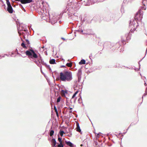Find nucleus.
<instances>
[{
    "label": "nucleus",
    "mask_w": 147,
    "mask_h": 147,
    "mask_svg": "<svg viewBox=\"0 0 147 147\" xmlns=\"http://www.w3.org/2000/svg\"><path fill=\"white\" fill-rule=\"evenodd\" d=\"M53 73H55L56 74H57L58 75V73H57L56 71H54Z\"/></svg>",
    "instance_id": "de8ad7c7"
},
{
    "label": "nucleus",
    "mask_w": 147,
    "mask_h": 147,
    "mask_svg": "<svg viewBox=\"0 0 147 147\" xmlns=\"http://www.w3.org/2000/svg\"><path fill=\"white\" fill-rule=\"evenodd\" d=\"M142 59H141V60L139 61L138 62V63L139 64V70L140 68V61H142Z\"/></svg>",
    "instance_id": "4c0bfd02"
},
{
    "label": "nucleus",
    "mask_w": 147,
    "mask_h": 147,
    "mask_svg": "<svg viewBox=\"0 0 147 147\" xmlns=\"http://www.w3.org/2000/svg\"><path fill=\"white\" fill-rule=\"evenodd\" d=\"M36 60L37 61V62L38 63H39L40 61V60H42L43 59L42 58V57L39 54V56L38 57V58L36 59Z\"/></svg>",
    "instance_id": "f3484780"
},
{
    "label": "nucleus",
    "mask_w": 147,
    "mask_h": 147,
    "mask_svg": "<svg viewBox=\"0 0 147 147\" xmlns=\"http://www.w3.org/2000/svg\"><path fill=\"white\" fill-rule=\"evenodd\" d=\"M59 23H61V21H59Z\"/></svg>",
    "instance_id": "69168bd1"
},
{
    "label": "nucleus",
    "mask_w": 147,
    "mask_h": 147,
    "mask_svg": "<svg viewBox=\"0 0 147 147\" xmlns=\"http://www.w3.org/2000/svg\"><path fill=\"white\" fill-rule=\"evenodd\" d=\"M125 36L127 40H129L131 38V36L129 32V33L126 34L125 35Z\"/></svg>",
    "instance_id": "f8f14e48"
},
{
    "label": "nucleus",
    "mask_w": 147,
    "mask_h": 147,
    "mask_svg": "<svg viewBox=\"0 0 147 147\" xmlns=\"http://www.w3.org/2000/svg\"><path fill=\"white\" fill-rule=\"evenodd\" d=\"M44 53L46 55H47V51H45Z\"/></svg>",
    "instance_id": "49530a36"
},
{
    "label": "nucleus",
    "mask_w": 147,
    "mask_h": 147,
    "mask_svg": "<svg viewBox=\"0 0 147 147\" xmlns=\"http://www.w3.org/2000/svg\"><path fill=\"white\" fill-rule=\"evenodd\" d=\"M76 124L77 126V127L76 128V131L79 132H80L81 134H82V133L81 132V129H80V128L79 126V123L78 122H77L76 123Z\"/></svg>",
    "instance_id": "1a4fd4ad"
},
{
    "label": "nucleus",
    "mask_w": 147,
    "mask_h": 147,
    "mask_svg": "<svg viewBox=\"0 0 147 147\" xmlns=\"http://www.w3.org/2000/svg\"><path fill=\"white\" fill-rule=\"evenodd\" d=\"M121 41H122V42L123 43V44L124 45V42L125 41V40L124 39H123L122 38L121 39Z\"/></svg>",
    "instance_id": "ea45409f"
},
{
    "label": "nucleus",
    "mask_w": 147,
    "mask_h": 147,
    "mask_svg": "<svg viewBox=\"0 0 147 147\" xmlns=\"http://www.w3.org/2000/svg\"><path fill=\"white\" fill-rule=\"evenodd\" d=\"M25 40H26V42L27 44H30V42H29V40H28V39H25Z\"/></svg>",
    "instance_id": "c9c22d12"
},
{
    "label": "nucleus",
    "mask_w": 147,
    "mask_h": 147,
    "mask_svg": "<svg viewBox=\"0 0 147 147\" xmlns=\"http://www.w3.org/2000/svg\"><path fill=\"white\" fill-rule=\"evenodd\" d=\"M145 92L147 93V87H146V89L145 90Z\"/></svg>",
    "instance_id": "5fc2aeb1"
},
{
    "label": "nucleus",
    "mask_w": 147,
    "mask_h": 147,
    "mask_svg": "<svg viewBox=\"0 0 147 147\" xmlns=\"http://www.w3.org/2000/svg\"><path fill=\"white\" fill-rule=\"evenodd\" d=\"M46 67L49 69V71L50 72H52V69L49 65H48Z\"/></svg>",
    "instance_id": "a878e982"
},
{
    "label": "nucleus",
    "mask_w": 147,
    "mask_h": 147,
    "mask_svg": "<svg viewBox=\"0 0 147 147\" xmlns=\"http://www.w3.org/2000/svg\"><path fill=\"white\" fill-rule=\"evenodd\" d=\"M144 9L146 10V7H145L144 6L141 7L136 13L134 20L138 22H140L142 20L143 18V11L142 10Z\"/></svg>",
    "instance_id": "20e7f679"
},
{
    "label": "nucleus",
    "mask_w": 147,
    "mask_h": 147,
    "mask_svg": "<svg viewBox=\"0 0 147 147\" xmlns=\"http://www.w3.org/2000/svg\"><path fill=\"white\" fill-rule=\"evenodd\" d=\"M22 36H20V38L21 39L22 41V42L21 44V45L23 48L25 49H27V47L26 46V45L24 41L22 39Z\"/></svg>",
    "instance_id": "9d476101"
},
{
    "label": "nucleus",
    "mask_w": 147,
    "mask_h": 147,
    "mask_svg": "<svg viewBox=\"0 0 147 147\" xmlns=\"http://www.w3.org/2000/svg\"><path fill=\"white\" fill-rule=\"evenodd\" d=\"M66 12V10H64V12Z\"/></svg>",
    "instance_id": "774afa93"
},
{
    "label": "nucleus",
    "mask_w": 147,
    "mask_h": 147,
    "mask_svg": "<svg viewBox=\"0 0 147 147\" xmlns=\"http://www.w3.org/2000/svg\"><path fill=\"white\" fill-rule=\"evenodd\" d=\"M69 113H72V110H70V111H69Z\"/></svg>",
    "instance_id": "8fccbe9b"
},
{
    "label": "nucleus",
    "mask_w": 147,
    "mask_h": 147,
    "mask_svg": "<svg viewBox=\"0 0 147 147\" xmlns=\"http://www.w3.org/2000/svg\"><path fill=\"white\" fill-rule=\"evenodd\" d=\"M25 53L31 60L33 61L38 66L40 67L41 73L45 77V74L42 71V66L40 64V62L39 61V63H38L36 59V58H38V55L32 49H29L26 51Z\"/></svg>",
    "instance_id": "f257e3e1"
},
{
    "label": "nucleus",
    "mask_w": 147,
    "mask_h": 147,
    "mask_svg": "<svg viewBox=\"0 0 147 147\" xmlns=\"http://www.w3.org/2000/svg\"><path fill=\"white\" fill-rule=\"evenodd\" d=\"M61 96H59L57 99V103L59 102L61 100Z\"/></svg>",
    "instance_id": "7c9ffc66"
},
{
    "label": "nucleus",
    "mask_w": 147,
    "mask_h": 147,
    "mask_svg": "<svg viewBox=\"0 0 147 147\" xmlns=\"http://www.w3.org/2000/svg\"><path fill=\"white\" fill-rule=\"evenodd\" d=\"M101 1H101L100 0H97L96 1H93V3H96L97 2H101Z\"/></svg>",
    "instance_id": "473e14b6"
},
{
    "label": "nucleus",
    "mask_w": 147,
    "mask_h": 147,
    "mask_svg": "<svg viewBox=\"0 0 147 147\" xmlns=\"http://www.w3.org/2000/svg\"><path fill=\"white\" fill-rule=\"evenodd\" d=\"M92 20L100 22L101 20L100 17L98 16H95L93 17Z\"/></svg>",
    "instance_id": "6e6552de"
},
{
    "label": "nucleus",
    "mask_w": 147,
    "mask_h": 147,
    "mask_svg": "<svg viewBox=\"0 0 147 147\" xmlns=\"http://www.w3.org/2000/svg\"><path fill=\"white\" fill-rule=\"evenodd\" d=\"M40 63L42 65H45V67H46L48 65L46 63L44 62L43 59L40 61Z\"/></svg>",
    "instance_id": "4be33fe9"
},
{
    "label": "nucleus",
    "mask_w": 147,
    "mask_h": 147,
    "mask_svg": "<svg viewBox=\"0 0 147 147\" xmlns=\"http://www.w3.org/2000/svg\"><path fill=\"white\" fill-rule=\"evenodd\" d=\"M61 38V39H62V40H65V38H64L62 37Z\"/></svg>",
    "instance_id": "603ef678"
},
{
    "label": "nucleus",
    "mask_w": 147,
    "mask_h": 147,
    "mask_svg": "<svg viewBox=\"0 0 147 147\" xmlns=\"http://www.w3.org/2000/svg\"><path fill=\"white\" fill-rule=\"evenodd\" d=\"M83 146V145L82 144H81L80 145V146H81V147H82V146Z\"/></svg>",
    "instance_id": "680f3d73"
},
{
    "label": "nucleus",
    "mask_w": 147,
    "mask_h": 147,
    "mask_svg": "<svg viewBox=\"0 0 147 147\" xmlns=\"http://www.w3.org/2000/svg\"><path fill=\"white\" fill-rule=\"evenodd\" d=\"M61 59L63 61H65V60L63 58H62Z\"/></svg>",
    "instance_id": "052dcab7"
},
{
    "label": "nucleus",
    "mask_w": 147,
    "mask_h": 147,
    "mask_svg": "<svg viewBox=\"0 0 147 147\" xmlns=\"http://www.w3.org/2000/svg\"><path fill=\"white\" fill-rule=\"evenodd\" d=\"M111 18H108L106 20L105 19V20H106L107 21H109L111 20Z\"/></svg>",
    "instance_id": "a19ab883"
},
{
    "label": "nucleus",
    "mask_w": 147,
    "mask_h": 147,
    "mask_svg": "<svg viewBox=\"0 0 147 147\" xmlns=\"http://www.w3.org/2000/svg\"><path fill=\"white\" fill-rule=\"evenodd\" d=\"M98 45L101 46L102 45H103V44H102L101 42H98Z\"/></svg>",
    "instance_id": "58836bf2"
},
{
    "label": "nucleus",
    "mask_w": 147,
    "mask_h": 147,
    "mask_svg": "<svg viewBox=\"0 0 147 147\" xmlns=\"http://www.w3.org/2000/svg\"><path fill=\"white\" fill-rule=\"evenodd\" d=\"M60 78L61 80L63 82H69L72 79V73L71 71H64L61 72L59 73Z\"/></svg>",
    "instance_id": "7ed1b4c3"
},
{
    "label": "nucleus",
    "mask_w": 147,
    "mask_h": 147,
    "mask_svg": "<svg viewBox=\"0 0 147 147\" xmlns=\"http://www.w3.org/2000/svg\"><path fill=\"white\" fill-rule=\"evenodd\" d=\"M64 94H67V90H65L64 92H63Z\"/></svg>",
    "instance_id": "a18cd8bd"
},
{
    "label": "nucleus",
    "mask_w": 147,
    "mask_h": 147,
    "mask_svg": "<svg viewBox=\"0 0 147 147\" xmlns=\"http://www.w3.org/2000/svg\"><path fill=\"white\" fill-rule=\"evenodd\" d=\"M129 69H134V68L133 67H131V68H129Z\"/></svg>",
    "instance_id": "13d9d810"
},
{
    "label": "nucleus",
    "mask_w": 147,
    "mask_h": 147,
    "mask_svg": "<svg viewBox=\"0 0 147 147\" xmlns=\"http://www.w3.org/2000/svg\"><path fill=\"white\" fill-rule=\"evenodd\" d=\"M69 134L70 135L69 136V137H71V135H72V132H71V131L70 130V129H69Z\"/></svg>",
    "instance_id": "f704fd0d"
},
{
    "label": "nucleus",
    "mask_w": 147,
    "mask_h": 147,
    "mask_svg": "<svg viewBox=\"0 0 147 147\" xmlns=\"http://www.w3.org/2000/svg\"><path fill=\"white\" fill-rule=\"evenodd\" d=\"M101 134H102L100 132L97 134V135H96V138H98L100 136H101Z\"/></svg>",
    "instance_id": "2f4dec72"
},
{
    "label": "nucleus",
    "mask_w": 147,
    "mask_h": 147,
    "mask_svg": "<svg viewBox=\"0 0 147 147\" xmlns=\"http://www.w3.org/2000/svg\"><path fill=\"white\" fill-rule=\"evenodd\" d=\"M54 132L53 130L51 129L49 130V135L50 136H52L53 135Z\"/></svg>",
    "instance_id": "aec40b11"
},
{
    "label": "nucleus",
    "mask_w": 147,
    "mask_h": 147,
    "mask_svg": "<svg viewBox=\"0 0 147 147\" xmlns=\"http://www.w3.org/2000/svg\"><path fill=\"white\" fill-rule=\"evenodd\" d=\"M144 82H145V83H144V85H146V82H145V81H144Z\"/></svg>",
    "instance_id": "e2e57ef3"
},
{
    "label": "nucleus",
    "mask_w": 147,
    "mask_h": 147,
    "mask_svg": "<svg viewBox=\"0 0 147 147\" xmlns=\"http://www.w3.org/2000/svg\"><path fill=\"white\" fill-rule=\"evenodd\" d=\"M110 16L111 17H112V18H113V16H115V15L114 14H111L110 15Z\"/></svg>",
    "instance_id": "79ce46f5"
},
{
    "label": "nucleus",
    "mask_w": 147,
    "mask_h": 147,
    "mask_svg": "<svg viewBox=\"0 0 147 147\" xmlns=\"http://www.w3.org/2000/svg\"><path fill=\"white\" fill-rule=\"evenodd\" d=\"M92 56V53H91L90 55V56H89V58L90 59H91V60L92 61V59H91V57Z\"/></svg>",
    "instance_id": "37998d69"
},
{
    "label": "nucleus",
    "mask_w": 147,
    "mask_h": 147,
    "mask_svg": "<svg viewBox=\"0 0 147 147\" xmlns=\"http://www.w3.org/2000/svg\"><path fill=\"white\" fill-rule=\"evenodd\" d=\"M20 6H21V8L22 9V10L24 11L25 12L26 11V10L24 9V8L23 7V6L21 5H20Z\"/></svg>",
    "instance_id": "72a5a7b5"
},
{
    "label": "nucleus",
    "mask_w": 147,
    "mask_h": 147,
    "mask_svg": "<svg viewBox=\"0 0 147 147\" xmlns=\"http://www.w3.org/2000/svg\"><path fill=\"white\" fill-rule=\"evenodd\" d=\"M134 69L135 70H136V69H138V70H139V69L138 68H134Z\"/></svg>",
    "instance_id": "4d7b16f0"
},
{
    "label": "nucleus",
    "mask_w": 147,
    "mask_h": 147,
    "mask_svg": "<svg viewBox=\"0 0 147 147\" xmlns=\"http://www.w3.org/2000/svg\"><path fill=\"white\" fill-rule=\"evenodd\" d=\"M78 92V91L77 90L73 94L72 97V99H74L75 97L76 96V95L77 94Z\"/></svg>",
    "instance_id": "b1692460"
},
{
    "label": "nucleus",
    "mask_w": 147,
    "mask_h": 147,
    "mask_svg": "<svg viewBox=\"0 0 147 147\" xmlns=\"http://www.w3.org/2000/svg\"><path fill=\"white\" fill-rule=\"evenodd\" d=\"M121 134V133H119V135L120 134Z\"/></svg>",
    "instance_id": "338daca9"
},
{
    "label": "nucleus",
    "mask_w": 147,
    "mask_h": 147,
    "mask_svg": "<svg viewBox=\"0 0 147 147\" xmlns=\"http://www.w3.org/2000/svg\"><path fill=\"white\" fill-rule=\"evenodd\" d=\"M65 142L66 144L71 147H73L74 146V144L71 142L70 141H65Z\"/></svg>",
    "instance_id": "ddd939ff"
},
{
    "label": "nucleus",
    "mask_w": 147,
    "mask_h": 147,
    "mask_svg": "<svg viewBox=\"0 0 147 147\" xmlns=\"http://www.w3.org/2000/svg\"><path fill=\"white\" fill-rule=\"evenodd\" d=\"M61 91L62 92H64L65 91V90H63V89H62L61 90Z\"/></svg>",
    "instance_id": "6e6d98bb"
},
{
    "label": "nucleus",
    "mask_w": 147,
    "mask_h": 147,
    "mask_svg": "<svg viewBox=\"0 0 147 147\" xmlns=\"http://www.w3.org/2000/svg\"><path fill=\"white\" fill-rule=\"evenodd\" d=\"M54 108L55 111L56 113V114H57V116H58V111H57V108H56L55 106V105L54 106Z\"/></svg>",
    "instance_id": "c85d7f7f"
},
{
    "label": "nucleus",
    "mask_w": 147,
    "mask_h": 147,
    "mask_svg": "<svg viewBox=\"0 0 147 147\" xmlns=\"http://www.w3.org/2000/svg\"><path fill=\"white\" fill-rule=\"evenodd\" d=\"M121 11L122 13H124V8L122 6H121Z\"/></svg>",
    "instance_id": "c756f323"
},
{
    "label": "nucleus",
    "mask_w": 147,
    "mask_h": 147,
    "mask_svg": "<svg viewBox=\"0 0 147 147\" xmlns=\"http://www.w3.org/2000/svg\"><path fill=\"white\" fill-rule=\"evenodd\" d=\"M63 67H65V66L64 65H62L60 66V67L62 68Z\"/></svg>",
    "instance_id": "09e8293b"
},
{
    "label": "nucleus",
    "mask_w": 147,
    "mask_h": 147,
    "mask_svg": "<svg viewBox=\"0 0 147 147\" xmlns=\"http://www.w3.org/2000/svg\"><path fill=\"white\" fill-rule=\"evenodd\" d=\"M52 144L53 147H56V144L57 143L55 139V138H53L51 140Z\"/></svg>",
    "instance_id": "9b49d317"
},
{
    "label": "nucleus",
    "mask_w": 147,
    "mask_h": 147,
    "mask_svg": "<svg viewBox=\"0 0 147 147\" xmlns=\"http://www.w3.org/2000/svg\"><path fill=\"white\" fill-rule=\"evenodd\" d=\"M7 2V11L9 12V0H6Z\"/></svg>",
    "instance_id": "412c9836"
},
{
    "label": "nucleus",
    "mask_w": 147,
    "mask_h": 147,
    "mask_svg": "<svg viewBox=\"0 0 147 147\" xmlns=\"http://www.w3.org/2000/svg\"><path fill=\"white\" fill-rule=\"evenodd\" d=\"M80 98L78 100V102L79 103H81L82 102V98L80 94Z\"/></svg>",
    "instance_id": "cd10ccee"
},
{
    "label": "nucleus",
    "mask_w": 147,
    "mask_h": 147,
    "mask_svg": "<svg viewBox=\"0 0 147 147\" xmlns=\"http://www.w3.org/2000/svg\"><path fill=\"white\" fill-rule=\"evenodd\" d=\"M57 20H54V22H51V24L53 25L54 24H55V23L57 22Z\"/></svg>",
    "instance_id": "e433bc0d"
},
{
    "label": "nucleus",
    "mask_w": 147,
    "mask_h": 147,
    "mask_svg": "<svg viewBox=\"0 0 147 147\" xmlns=\"http://www.w3.org/2000/svg\"><path fill=\"white\" fill-rule=\"evenodd\" d=\"M49 62L51 64H56L55 60V59H50L49 61Z\"/></svg>",
    "instance_id": "2eb2a0df"
},
{
    "label": "nucleus",
    "mask_w": 147,
    "mask_h": 147,
    "mask_svg": "<svg viewBox=\"0 0 147 147\" xmlns=\"http://www.w3.org/2000/svg\"><path fill=\"white\" fill-rule=\"evenodd\" d=\"M95 144L96 145H97L98 144L97 142H95Z\"/></svg>",
    "instance_id": "3c124183"
},
{
    "label": "nucleus",
    "mask_w": 147,
    "mask_h": 147,
    "mask_svg": "<svg viewBox=\"0 0 147 147\" xmlns=\"http://www.w3.org/2000/svg\"><path fill=\"white\" fill-rule=\"evenodd\" d=\"M72 99V98H71V100H70V102H71L72 103V102H71V100Z\"/></svg>",
    "instance_id": "0e129e2a"
},
{
    "label": "nucleus",
    "mask_w": 147,
    "mask_h": 147,
    "mask_svg": "<svg viewBox=\"0 0 147 147\" xmlns=\"http://www.w3.org/2000/svg\"><path fill=\"white\" fill-rule=\"evenodd\" d=\"M82 67H81L78 70V72L77 74V76L78 77V82H79L81 79V75L82 73Z\"/></svg>",
    "instance_id": "423d86ee"
},
{
    "label": "nucleus",
    "mask_w": 147,
    "mask_h": 147,
    "mask_svg": "<svg viewBox=\"0 0 147 147\" xmlns=\"http://www.w3.org/2000/svg\"><path fill=\"white\" fill-rule=\"evenodd\" d=\"M86 63V61L84 59H82L80 61L79 63V64L80 65L82 64H84Z\"/></svg>",
    "instance_id": "dca6fc26"
},
{
    "label": "nucleus",
    "mask_w": 147,
    "mask_h": 147,
    "mask_svg": "<svg viewBox=\"0 0 147 147\" xmlns=\"http://www.w3.org/2000/svg\"><path fill=\"white\" fill-rule=\"evenodd\" d=\"M13 19L15 21L17 25L18 33L20 36H22L25 39V34H29L28 31L27 29V26L24 25H21L19 22H18L16 18Z\"/></svg>",
    "instance_id": "f03ea898"
},
{
    "label": "nucleus",
    "mask_w": 147,
    "mask_h": 147,
    "mask_svg": "<svg viewBox=\"0 0 147 147\" xmlns=\"http://www.w3.org/2000/svg\"><path fill=\"white\" fill-rule=\"evenodd\" d=\"M66 65L69 67H71L72 66V64L71 63H66Z\"/></svg>",
    "instance_id": "393cba45"
},
{
    "label": "nucleus",
    "mask_w": 147,
    "mask_h": 147,
    "mask_svg": "<svg viewBox=\"0 0 147 147\" xmlns=\"http://www.w3.org/2000/svg\"><path fill=\"white\" fill-rule=\"evenodd\" d=\"M76 31L77 32H80L81 33H82V34H86V33H83V30L82 29H80V28H79V29L77 30H76Z\"/></svg>",
    "instance_id": "6ab92c4d"
},
{
    "label": "nucleus",
    "mask_w": 147,
    "mask_h": 147,
    "mask_svg": "<svg viewBox=\"0 0 147 147\" xmlns=\"http://www.w3.org/2000/svg\"><path fill=\"white\" fill-rule=\"evenodd\" d=\"M146 94L145 93H144L143 94V96H142V99H143V97L144 96H146Z\"/></svg>",
    "instance_id": "c03bdc74"
},
{
    "label": "nucleus",
    "mask_w": 147,
    "mask_h": 147,
    "mask_svg": "<svg viewBox=\"0 0 147 147\" xmlns=\"http://www.w3.org/2000/svg\"><path fill=\"white\" fill-rule=\"evenodd\" d=\"M138 26L139 23L138 21L133 20L132 22L131 20H130L129 23V27L131 28L130 30L131 32H133L136 30V28Z\"/></svg>",
    "instance_id": "39448f33"
},
{
    "label": "nucleus",
    "mask_w": 147,
    "mask_h": 147,
    "mask_svg": "<svg viewBox=\"0 0 147 147\" xmlns=\"http://www.w3.org/2000/svg\"><path fill=\"white\" fill-rule=\"evenodd\" d=\"M76 32H74V34H75V36H76Z\"/></svg>",
    "instance_id": "bf43d9fd"
},
{
    "label": "nucleus",
    "mask_w": 147,
    "mask_h": 147,
    "mask_svg": "<svg viewBox=\"0 0 147 147\" xmlns=\"http://www.w3.org/2000/svg\"><path fill=\"white\" fill-rule=\"evenodd\" d=\"M69 109L71 110H72V108H71V107H69Z\"/></svg>",
    "instance_id": "864d4df0"
},
{
    "label": "nucleus",
    "mask_w": 147,
    "mask_h": 147,
    "mask_svg": "<svg viewBox=\"0 0 147 147\" xmlns=\"http://www.w3.org/2000/svg\"><path fill=\"white\" fill-rule=\"evenodd\" d=\"M21 2H22L24 1H25L26 2L24 3H29L32 2V0H19Z\"/></svg>",
    "instance_id": "a211bd4d"
},
{
    "label": "nucleus",
    "mask_w": 147,
    "mask_h": 147,
    "mask_svg": "<svg viewBox=\"0 0 147 147\" xmlns=\"http://www.w3.org/2000/svg\"><path fill=\"white\" fill-rule=\"evenodd\" d=\"M64 133V131L62 130H60L59 132V134L61 136H62L63 135V134Z\"/></svg>",
    "instance_id": "bb28decb"
},
{
    "label": "nucleus",
    "mask_w": 147,
    "mask_h": 147,
    "mask_svg": "<svg viewBox=\"0 0 147 147\" xmlns=\"http://www.w3.org/2000/svg\"><path fill=\"white\" fill-rule=\"evenodd\" d=\"M13 9L12 6H11L10 3V13H12L13 12Z\"/></svg>",
    "instance_id": "5701e85b"
},
{
    "label": "nucleus",
    "mask_w": 147,
    "mask_h": 147,
    "mask_svg": "<svg viewBox=\"0 0 147 147\" xmlns=\"http://www.w3.org/2000/svg\"><path fill=\"white\" fill-rule=\"evenodd\" d=\"M91 142V141L90 139H88L87 141H86L85 140L83 141V143H84V144L85 145H86L87 146L88 145V144H89V143Z\"/></svg>",
    "instance_id": "4468645a"
},
{
    "label": "nucleus",
    "mask_w": 147,
    "mask_h": 147,
    "mask_svg": "<svg viewBox=\"0 0 147 147\" xmlns=\"http://www.w3.org/2000/svg\"><path fill=\"white\" fill-rule=\"evenodd\" d=\"M17 54L18 55H21V56L23 57H23L22 55H21L18 52V51L17 49H16V50L15 51H12L11 53V56L13 57H15L16 55V54Z\"/></svg>",
    "instance_id": "0eeeda50"
}]
</instances>
